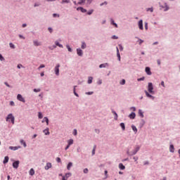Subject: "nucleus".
Segmentation results:
<instances>
[{
  "label": "nucleus",
  "instance_id": "7c9ffc66",
  "mask_svg": "<svg viewBox=\"0 0 180 180\" xmlns=\"http://www.w3.org/2000/svg\"><path fill=\"white\" fill-rule=\"evenodd\" d=\"M96 150V145L94 146L93 150H92V155H95V151Z\"/></svg>",
  "mask_w": 180,
  "mask_h": 180
},
{
  "label": "nucleus",
  "instance_id": "680f3d73",
  "mask_svg": "<svg viewBox=\"0 0 180 180\" xmlns=\"http://www.w3.org/2000/svg\"><path fill=\"white\" fill-rule=\"evenodd\" d=\"M10 105H11V106H15V103H14L13 101H11V102H10Z\"/></svg>",
  "mask_w": 180,
  "mask_h": 180
},
{
  "label": "nucleus",
  "instance_id": "ea45409f",
  "mask_svg": "<svg viewBox=\"0 0 180 180\" xmlns=\"http://www.w3.org/2000/svg\"><path fill=\"white\" fill-rule=\"evenodd\" d=\"M38 117L39 119H43V114H41V112H39Z\"/></svg>",
  "mask_w": 180,
  "mask_h": 180
},
{
  "label": "nucleus",
  "instance_id": "338daca9",
  "mask_svg": "<svg viewBox=\"0 0 180 180\" xmlns=\"http://www.w3.org/2000/svg\"><path fill=\"white\" fill-rule=\"evenodd\" d=\"M20 39H23V40H25V37H23L22 35H19Z\"/></svg>",
  "mask_w": 180,
  "mask_h": 180
},
{
  "label": "nucleus",
  "instance_id": "6ab92c4d",
  "mask_svg": "<svg viewBox=\"0 0 180 180\" xmlns=\"http://www.w3.org/2000/svg\"><path fill=\"white\" fill-rule=\"evenodd\" d=\"M129 119H135L136 118V113L134 112H131L129 115Z\"/></svg>",
  "mask_w": 180,
  "mask_h": 180
},
{
  "label": "nucleus",
  "instance_id": "cd10ccee",
  "mask_svg": "<svg viewBox=\"0 0 180 180\" xmlns=\"http://www.w3.org/2000/svg\"><path fill=\"white\" fill-rule=\"evenodd\" d=\"M112 113H113V115H115V116H116L114 117L115 120H117V117H118L117 113H116L115 112V110H112Z\"/></svg>",
  "mask_w": 180,
  "mask_h": 180
},
{
  "label": "nucleus",
  "instance_id": "4be33fe9",
  "mask_svg": "<svg viewBox=\"0 0 180 180\" xmlns=\"http://www.w3.org/2000/svg\"><path fill=\"white\" fill-rule=\"evenodd\" d=\"M169 151H170V153H174L175 148H174V145H170Z\"/></svg>",
  "mask_w": 180,
  "mask_h": 180
},
{
  "label": "nucleus",
  "instance_id": "f257e3e1",
  "mask_svg": "<svg viewBox=\"0 0 180 180\" xmlns=\"http://www.w3.org/2000/svg\"><path fill=\"white\" fill-rule=\"evenodd\" d=\"M6 120V122H11L12 124H15V117H13V115L12 114H8Z\"/></svg>",
  "mask_w": 180,
  "mask_h": 180
},
{
  "label": "nucleus",
  "instance_id": "49530a36",
  "mask_svg": "<svg viewBox=\"0 0 180 180\" xmlns=\"http://www.w3.org/2000/svg\"><path fill=\"white\" fill-rule=\"evenodd\" d=\"M118 46L120 51H123V46H122V44H119Z\"/></svg>",
  "mask_w": 180,
  "mask_h": 180
},
{
  "label": "nucleus",
  "instance_id": "774afa93",
  "mask_svg": "<svg viewBox=\"0 0 180 180\" xmlns=\"http://www.w3.org/2000/svg\"><path fill=\"white\" fill-rule=\"evenodd\" d=\"M142 43H144V41L139 39V44H141Z\"/></svg>",
  "mask_w": 180,
  "mask_h": 180
},
{
  "label": "nucleus",
  "instance_id": "dca6fc26",
  "mask_svg": "<svg viewBox=\"0 0 180 180\" xmlns=\"http://www.w3.org/2000/svg\"><path fill=\"white\" fill-rule=\"evenodd\" d=\"M19 148H20V146L18 147V146H10L9 149L10 150H13V151H16V150H18Z\"/></svg>",
  "mask_w": 180,
  "mask_h": 180
},
{
  "label": "nucleus",
  "instance_id": "603ef678",
  "mask_svg": "<svg viewBox=\"0 0 180 180\" xmlns=\"http://www.w3.org/2000/svg\"><path fill=\"white\" fill-rule=\"evenodd\" d=\"M17 68H19V69H20V68H23V65H22V64H18V65H17Z\"/></svg>",
  "mask_w": 180,
  "mask_h": 180
},
{
  "label": "nucleus",
  "instance_id": "79ce46f5",
  "mask_svg": "<svg viewBox=\"0 0 180 180\" xmlns=\"http://www.w3.org/2000/svg\"><path fill=\"white\" fill-rule=\"evenodd\" d=\"M0 61H5V58L1 54H0Z\"/></svg>",
  "mask_w": 180,
  "mask_h": 180
},
{
  "label": "nucleus",
  "instance_id": "e433bc0d",
  "mask_svg": "<svg viewBox=\"0 0 180 180\" xmlns=\"http://www.w3.org/2000/svg\"><path fill=\"white\" fill-rule=\"evenodd\" d=\"M111 23L113 25V26H115V27H117V24H116L115 22V21L113 20V19H111Z\"/></svg>",
  "mask_w": 180,
  "mask_h": 180
},
{
  "label": "nucleus",
  "instance_id": "ddd939ff",
  "mask_svg": "<svg viewBox=\"0 0 180 180\" xmlns=\"http://www.w3.org/2000/svg\"><path fill=\"white\" fill-rule=\"evenodd\" d=\"M55 44H56V46H53V49H56V47H57V46H58V47H60V49H63V45L61 44H60V43H58V41H56L55 42Z\"/></svg>",
  "mask_w": 180,
  "mask_h": 180
},
{
  "label": "nucleus",
  "instance_id": "0e129e2a",
  "mask_svg": "<svg viewBox=\"0 0 180 180\" xmlns=\"http://www.w3.org/2000/svg\"><path fill=\"white\" fill-rule=\"evenodd\" d=\"M34 6L36 8V6H40V4L36 3Z\"/></svg>",
  "mask_w": 180,
  "mask_h": 180
},
{
  "label": "nucleus",
  "instance_id": "e2e57ef3",
  "mask_svg": "<svg viewBox=\"0 0 180 180\" xmlns=\"http://www.w3.org/2000/svg\"><path fill=\"white\" fill-rule=\"evenodd\" d=\"M112 39H114L115 40H117V39H119V37H116V35H113Z\"/></svg>",
  "mask_w": 180,
  "mask_h": 180
},
{
  "label": "nucleus",
  "instance_id": "5fc2aeb1",
  "mask_svg": "<svg viewBox=\"0 0 180 180\" xmlns=\"http://www.w3.org/2000/svg\"><path fill=\"white\" fill-rule=\"evenodd\" d=\"M56 161H57V162H61V158H57Z\"/></svg>",
  "mask_w": 180,
  "mask_h": 180
},
{
  "label": "nucleus",
  "instance_id": "9b49d317",
  "mask_svg": "<svg viewBox=\"0 0 180 180\" xmlns=\"http://www.w3.org/2000/svg\"><path fill=\"white\" fill-rule=\"evenodd\" d=\"M51 167H52V165L51 162L46 163V165L45 166L46 171H48V169H50V168H51Z\"/></svg>",
  "mask_w": 180,
  "mask_h": 180
},
{
  "label": "nucleus",
  "instance_id": "3c124183",
  "mask_svg": "<svg viewBox=\"0 0 180 180\" xmlns=\"http://www.w3.org/2000/svg\"><path fill=\"white\" fill-rule=\"evenodd\" d=\"M148 11H150V12H153L154 9L153 8H149L147 9V11L148 12Z\"/></svg>",
  "mask_w": 180,
  "mask_h": 180
},
{
  "label": "nucleus",
  "instance_id": "de8ad7c7",
  "mask_svg": "<svg viewBox=\"0 0 180 180\" xmlns=\"http://www.w3.org/2000/svg\"><path fill=\"white\" fill-rule=\"evenodd\" d=\"M145 29L146 30H148V23L147 22L145 23Z\"/></svg>",
  "mask_w": 180,
  "mask_h": 180
},
{
  "label": "nucleus",
  "instance_id": "b1692460",
  "mask_svg": "<svg viewBox=\"0 0 180 180\" xmlns=\"http://www.w3.org/2000/svg\"><path fill=\"white\" fill-rule=\"evenodd\" d=\"M71 167H72V162H70L68 164L67 169H68V171H70V169H71Z\"/></svg>",
  "mask_w": 180,
  "mask_h": 180
},
{
  "label": "nucleus",
  "instance_id": "4c0bfd02",
  "mask_svg": "<svg viewBox=\"0 0 180 180\" xmlns=\"http://www.w3.org/2000/svg\"><path fill=\"white\" fill-rule=\"evenodd\" d=\"M66 47H67L68 51H70V53L72 51V49H71V47H70V45H66Z\"/></svg>",
  "mask_w": 180,
  "mask_h": 180
},
{
  "label": "nucleus",
  "instance_id": "c85d7f7f",
  "mask_svg": "<svg viewBox=\"0 0 180 180\" xmlns=\"http://www.w3.org/2000/svg\"><path fill=\"white\" fill-rule=\"evenodd\" d=\"M30 175H31L32 176H33V175H34V169H30Z\"/></svg>",
  "mask_w": 180,
  "mask_h": 180
},
{
  "label": "nucleus",
  "instance_id": "37998d69",
  "mask_svg": "<svg viewBox=\"0 0 180 180\" xmlns=\"http://www.w3.org/2000/svg\"><path fill=\"white\" fill-rule=\"evenodd\" d=\"M94 13V10H90L87 12V15H92Z\"/></svg>",
  "mask_w": 180,
  "mask_h": 180
},
{
  "label": "nucleus",
  "instance_id": "58836bf2",
  "mask_svg": "<svg viewBox=\"0 0 180 180\" xmlns=\"http://www.w3.org/2000/svg\"><path fill=\"white\" fill-rule=\"evenodd\" d=\"M44 120H45L47 126H49V118H47L46 117H44Z\"/></svg>",
  "mask_w": 180,
  "mask_h": 180
},
{
  "label": "nucleus",
  "instance_id": "1a4fd4ad",
  "mask_svg": "<svg viewBox=\"0 0 180 180\" xmlns=\"http://www.w3.org/2000/svg\"><path fill=\"white\" fill-rule=\"evenodd\" d=\"M145 94H146V96H147L148 98H150V99H153V101H154L155 97H154L153 96L149 94H148V91H147L146 90V91H145Z\"/></svg>",
  "mask_w": 180,
  "mask_h": 180
},
{
  "label": "nucleus",
  "instance_id": "bb28decb",
  "mask_svg": "<svg viewBox=\"0 0 180 180\" xmlns=\"http://www.w3.org/2000/svg\"><path fill=\"white\" fill-rule=\"evenodd\" d=\"M68 145L69 146H72L74 144V140L73 139H70L68 141Z\"/></svg>",
  "mask_w": 180,
  "mask_h": 180
},
{
  "label": "nucleus",
  "instance_id": "864d4df0",
  "mask_svg": "<svg viewBox=\"0 0 180 180\" xmlns=\"http://www.w3.org/2000/svg\"><path fill=\"white\" fill-rule=\"evenodd\" d=\"M40 89H34V92H40Z\"/></svg>",
  "mask_w": 180,
  "mask_h": 180
},
{
  "label": "nucleus",
  "instance_id": "6e6552de",
  "mask_svg": "<svg viewBox=\"0 0 180 180\" xmlns=\"http://www.w3.org/2000/svg\"><path fill=\"white\" fill-rule=\"evenodd\" d=\"M91 1L89 0H81L80 1H79L77 4L78 5H82V4H85L86 2H87V4H91Z\"/></svg>",
  "mask_w": 180,
  "mask_h": 180
},
{
  "label": "nucleus",
  "instance_id": "a878e982",
  "mask_svg": "<svg viewBox=\"0 0 180 180\" xmlns=\"http://www.w3.org/2000/svg\"><path fill=\"white\" fill-rule=\"evenodd\" d=\"M119 168H120V169H126V167H124L123 165H122V163H120L119 164Z\"/></svg>",
  "mask_w": 180,
  "mask_h": 180
},
{
  "label": "nucleus",
  "instance_id": "423d86ee",
  "mask_svg": "<svg viewBox=\"0 0 180 180\" xmlns=\"http://www.w3.org/2000/svg\"><path fill=\"white\" fill-rule=\"evenodd\" d=\"M72 174L69 172V173H66L65 176H63L62 177V180H67L68 179V178H70V176H71Z\"/></svg>",
  "mask_w": 180,
  "mask_h": 180
},
{
  "label": "nucleus",
  "instance_id": "f3484780",
  "mask_svg": "<svg viewBox=\"0 0 180 180\" xmlns=\"http://www.w3.org/2000/svg\"><path fill=\"white\" fill-rule=\"evenodd\" d=\"M33 43H34V46H41V42H39L38 41H33Z\"/></svg>",
  "mask_w": 180,
  "mask_h": 180
},
{
  "label": "nucleus",
  "instance_id": "9d476101",
  "mask_svg": "<svg viewBox=\"0 0 180 180\" xmlns=\"http://www.w3.org/2000/svg\"><path fill=\"white\" fill-rule=\"evenodd\" d=\"M77 53L78 56H79L80 57H82L84 53L82 52V51L81 50V49H77Z\"/></svg>",
  "mask_w": 180,
  "mask_h": 180
},
{
  "label": "nucleus",
  "instance_id": "a18cd8bd",
  "mask_svg": "<svg viewBox=\"0 0 180 180\" xmlns=\"http://www.w3.org/2000/svg\"><path fill=\"white\" fill-rule=\"evenodd\" d=\"M9 46L11 49H15V45L13 43H10Z\"/></svg>",
  "mask_w": 180,
  "mask_h": 180
},
{
  "label": "nucleus",
  "instance_id": "5701e85b",
  "mask_svg": "<svg viewBox=\"0 0 180 180\" xmlns=\"http://www.w3.org/2000/svg\"><path fill=\"white\" fill-rule=\"evenodd\" d=\"M117 57L118 58L119 61H120V52H119V48L117 47Z\"/></svg>",
  "mask_w": 180,
  "mask_h": 180
},
{
  "label": "nucleus",
  "instance_id": "13d9d810",
  "mask_svg": "<svg viewBox=\"0 0 180 180\" xmlns=\"http://www.w3.org/2000/svg\"><path fill=\"white\" fill-rule=\"evenodd\" d=\"M137 81L140 82V81H144V77H141V78H139L137 79Z\"/></svg>",
  "mask_w": 180,
  "mask_h": 180
},
{
  "label": "nucleus",
  "instance_id": "a211bd4d",
  "mask_svg": "<svg viewBox=\"0 0 180 180\" xmlns=\"http://www.w3.org/2000/svg\"><path fill=\"white\" fill-rule=\"evenodd\" d=\"M77 11H81V12H82V13H85V12H86V9H85L82 7H78Z\"/></svg>",
  "mask_w": 180,
  "mask_h": 180
},
{
  "label": "nucleus",
  "instance_id": "412c9836",
  "mask_svg": "<svg viewBox=\"0 0 180 180\" xmlns=\"http://www.w3.org/2000/svg\"><path fill=\"white\" fill-rule=\"evenodd\" d=\"M20 144H22V145H23V147H25V148L27 147V145L26 144V142L25 141V140L21 139V140L20 141Z\"/></svg>",
  "mask_w": 180,
  "mask_h": 180
},
{
  "label": "nucleus",
  "instance_id": "bf43d9fd",
  "mask_svg": "<svg viewBox=\"0 0 180 180\" xmlns=\"http://www.w3.org/2000/svg\"><path fill=\"white\" fill-rule=\"evenodd\" d=\"M73 134L74 136H77V129H74Z\"/></svg>",
  "mask_w": 180,
  "mask_h": 180
},
{
  "label": "nucleus",
  "instance_id": "f8f14e48",
  "mask_svg": "<svg viewBox=\"0 0 180 180\" xmlns=\"http://www.w3.org/2000/svg\"><path fill=\"white\" fill-rule=\"evenodd\" d=\"M138 25H139V29H140L141 30H143V29H144V28L143 27V20H139Z\"/></svg>",
  "mask_w": 180,
  "mask_h": 180
},
{
  "label": "nucleus",
  "instance_id": "393cba45",
  "mask_svg": "<svg viewBox=\"0 0 180 180\" xmlns=\"http://www.w3.org/2000/svg\"><path fill=\"white\" fill-rule=\"evenodd\" d=\"M44 133L46 136H49V134H50V131H49V128H47L46 129H44Z\"/></svg>",
  "mask_w": 180,
  "mask_h": 180
},
{
  "label": "nucleus",
  "instance_id": "09e8293b",
  "mask_svg": "<svg viewBox=\"0 0 180 180\" xmlns=\"http://www.w3.org/2000/svg\"><path fill=\"white\" fill-rule=\"evenodd\" d=\"M98 85H101L102 84V79H98L97 82Z\"/></svg>",
  "mask_w": 180,
  "mask_h": 180
},
{
  "label": "nucleus",
  "instance_id": "7ed1b4c3",
  "mask_svg": "<svg viewBox=\"0 0 180 180\" xmlns=\"http://www.w3.org/2000/svg\"><path fill=\"white\" fill-rule=\"evenodd\" d=\"M154 87L153 86V83H148V91L150 94H154Z\"/></svg>",
  "mask_w": 180,
  "mask_h": 180
},
{
  "label": "nucleus",
  "instance_id": "f03ea898",
  "mask_svg": "<svg viewBox=\"0 0 180 180\" xmlns=\"http://www.w3.org/2000/svg\"><path fill=\"white\" fill-rule=\"evenodd\" d=\"M139 150H140V146H138L135 148L134 150H133L131 153L127 152V154L128 155H136V154H137Z\"/></svg>",
  "mask_w": 180,
  "mask_h": 180
},
{
  "label": "nucleus",
  "instance_id": "c9c22d12",
  "mask_svg": "<svg viewBox=\"0 0 180 180\" xmlns=\"http://www.w3.org/2000/svg\"><path fill=\"white\" fill-rule=\"evenodd\" d=\"M82 49H86V44L85 42H82Z\"/></svg>",
  "mask_w": 180,
  "mask_h": 180
},
{
  "label": "nucleus",
  "instance_id": "72a5a7b5",
  "mask_svg": "<svg viewBox=\"0 0 180 180\" xmlns=\"http://www.w3.org/2000/svg\"><path fill=\"white\" fill-rule=\"evenodd\" d=\"M120 127H122V130H126V127L124 126V123L122 122L120 124Z\"/></svg>",
  "mask_w": 180,
  "mask_h": 180
},
{
  "label": "nucleus",
  "instance_id": "2eb2a0df",
  "mask_svg": "<svg viewBox=\"0 0 180 180\" xmlns=\"http://www.w3.org/2000/svg\"><path fill=\"white\" fill-rule=\"evenodd\" d=\"M109 64L108 63H103L99 65V68H106V67H108Z\"/></svg>",
  "mask_w": 180,
  "mask_h": 180
},
{
  "label": "nucleus",
  "instance_id": "473e14b6",
  "mask_svg": "<svg viewBox=\"0 0 180 180\" xmlns=\"http://www.w3.org/2000/svg\"><path fill=\"white\" fill-rule=\"evenodd\" d=\"M94 78L92 77H89L88 79V84H92V80Z\"/></svg>",
  "mask_w": 180,
  "mask_h": 180
},
{
  "label": "nucleus",
  "instance_id": "4468645a",
  "mask_svg": "<svg viewBox=\"0 0 180 180\" xmlns=\"http://www.w3.org/2000/svg\"><path fill=\"white\" fill-rule=\"evenodd\" d=\"M146 72L148 75H151V70L149 67L146 68Z\"/></svg>",
  "mask_w": 180,
  "mask_h": 180
},
{
  "label": "nucleus",
  "instance_id": "20e7f679",
  "mask_svg": "<svg viewBox=\"0 0 180 180\" xmlns=\"http://www.w3.org/2000/svg\"><path fill=\"white\" fill-rule=\"evenodd\" d=\"M55 74L56 75H60V64L55 67Z\"/></svg>",
  "mask_w": 180,
  "mask_h": 180
},
{
  "label": "nucleus",
  "instance_id": "c03bdc74",
  "mask_svg": "<svg viewBox=\"0 0 180 180\" xmlns=\"http://www.w3.org/2000/svg\"><path fill=\"white\" fill-rule=\"evenodd\" d=\"M70 3V0H63L62 4H68Z\"/></svg>",
  "mask_w": 180,
  "mask_h": 180
},
{
  "label": "nucleus",
  "instance_id": "6e6d98bb",
  "mask_svg": "<svg viewBox=\"0 0 180 180\" xmlns=\"http://www.w3.org/2000/svg\"><path fill=\"white\" fill-rule=\"evenodd\" d=\"M168 9H169V7H168V6H166L165 7V12H167V11H168Z\"/></svg>",
  "mask_w": 180,
  "mask_h": 180
},
{
  "label": "nucleus",
  "instance_id": "69168bd1",
  "mask_svg": "<svg viewBox=\"0 0 180 180\" xmlns=\"http://www.w3.org/2000/svg\"><path fill=\"white\" fill-rule=\"evenodd\" d=\"M133 160H134V161H137L139 160V158L137 157H134L133 158Z\"/></svg>",
  "mask_w": 180,
  "mask_h": 180
},
{
  "label": "nucleus",
  "instance_id": "aec40b11",
  "mask_svg": "<svg viewBox=\"0 0 180 180\" xmlns=\"http://www.w3.org/2000/svg\"><path fill=\"white\" fill-rule=\"evenodd\" d=\"M8 161H9V157L6 156V157L4 158V161H3V163H4V164H8Z\"/></svg>",
  "mask_w": 180,
  "mask_h": 180
},
{
  "label": "nucleus",
  "instance_id": "a19ab883",
  "mask_svg": "<svg viewBox=\"0 0 180 180\" xmlns=\"http://www.w3.org/2000/svg\"><path fill=\"white\" fill-rule=\"evenodd\" d=\"M124 84H126V80L124 79H123L121 82H120V84L121 85H124Z\"/></svg>",
  "mask_w": 180,
  "mask_h": 180
},
{
  "label": "nucleus",
  "instance_id": "4d7b16f0",
  "mask_svg": "<svg viewBox=\"0 0 180 180\" xmlns=\"http://www.w3.org/2000/svg\"><path fill=\"white\" fill-rule=\"evenodd\" d=\"M84 174H88V169L87 168L84 169Z\"/></svg>",
  "mask_w": 180,
  "mask_h": 180
},
{
  "label": "nucleus",
  "instance_id": "c756f323",
  "mask_svg": "<svg viewBox=\"0 0 180 180\" xmlns=\"http://www.w3.org/2000/svg\"><path fill=\"white\" fill-rule=\"evenodd\" d=\"M139 115L141 117H144V114H143V111L141 110H139Z\"/></svg>",
  "mask_w": 180,
  "mask_h": 180
},
{
  "label": "nucleus",
  "instance_id": "39448f33",
  "mask_svg": "<svg viewBox=\"0 0 180 180\" xmlns=\"http://www.w3.org/2000/svg\"><path fill=\"white\" fill-rule=\"evenodd\" d=\"M17 99H18V101H20V102H23V103H25V102H26V101H25V98H23V96H22L20 94H18Z\"/></svg>",
  "mask_w": 180,
  "mask_h": 180
},
{
  "label": "nucleus",
  "instance_id": "8fccbe9b",
  "mask_svg": "<svg viewBox=\"0 0 180 180\" xmlns=\"http://www.w3.org/2000/svg\"><path fill=\"white\" fill-rule=\"evenodd\" d=\"M44 67H46V65H39V67L38 68V70H40L41 68H44Z\"/></svg>",
  "mask_w": 180,
  "mask_h": 180
},
{
  "label": "nucleus",
  "instance_id": "052dcab7",
  "mask_svg": "<svg viewBox=\"0 0 180 180\" xmlns=\"http://www.w3.org/2000/svg\"><path fill=\"white\" fill-rule=\"evenodd\" d=\"M48 30L50 32V33H53V29L51 27H49Z\"/></svg>",
  "mask_w": 180,
  "mask_h": 180
},
{
  "label": "nucleus",
  "instance_id": "0eeeda50",
  "mask_svg": "<svg viewBox=\"0 0 180 180\" xmlns=\"http://www.w3.org/2000/svg\"><path fill=\"white\" fill-rule=\"evenodd\" d=\"M20 162H19V160H17L15 162H14L13 163V167L15 169H18V168H19V164H20Z\"/></svg>",
  "mask_w": 180,
  "mask_h": 180
},
{
  "label": "nucleus",
  "instance_id": "f704fd0d",
  "mask_svg": "<svg viewBox=\"0 0 180 180\" xmlns=\"http://www.w3.org/2000/svg\"><path fill=\"white\" fill-rule=\"evenodd\" d=\"M75 88H77V86H74L73 92H74L75 96H77V97H78V96H79L78 94H77V92L75 91Z\"/></svg>",
  "mask_w": 180,
  "mask_h": 180
},
{
  "label": "nucleus",
  "instance_id": "2f4dec72",
  "mask_svg": "<svg viewBox=\"0 0 180 180\" xmlns=\"http://www.w3.org/2000/svg\"><path fill=\"white\" fill-rule=\"evenodd\" d=\"M131 129H132V130H133L135 133L137 132V127H136V126L132 125V126H131Z\"/></svg>",
  "mask_w": 180,
  "mask_h": 180
}]
</instances>
